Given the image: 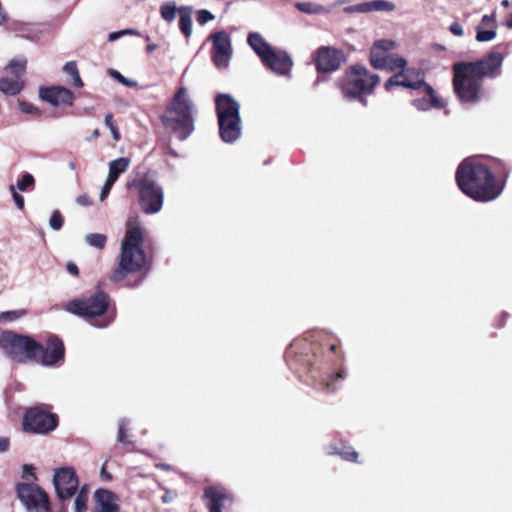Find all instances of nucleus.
I'll return each mask as SVG.
<instances>
[{"instance_id": "19", "label": "nucleus", "mask_w": 512, "mask_h": 512, "mask_svg": "<svg viewBox=\"0 0 512 512\" xmlns=\"http://www.w3.org/2000/svg\"><path fill=\"white\" fill-rule=\"evenodd\" d=\"M371 65L376 69L388 71L402 70L406 66V60L394 54H385V51H370Z\"/></svg>"}, {"instance_id": "59", "label": "nucleus", "mask_w": 512, "mask_h": 512, "mask_svg": "<svg viewBox=\"0 0 512 512\" xmlns=\"http://www.w3.org/2000/svg\"><path fill=\"white\" fill-rule=\"evenodd\" d=\"M101 475H102V477H104V478H106V479H108V480H109V479H111V476H110V474H108V473L106 472L105 467H102Z\"/></svg>"}, {"instance_id": "27", "label": "nucleus", "mask_w": 512, "mask_h": 512, "mask_svg": "<svg viewBox=\"0 0 512 512\" xmlns=\"http://www.w3.org/2000/svg\"><path fill=\"white\" fill-rule=\"evenodd\" d=\"M193 9L189 6H182L179 8L180 20L179 27L180 30L185 34L186 37H189L192 33V15Z\"/></svg>"}, {"instance_id": "14", "label": "nucleus", "mask_w": 512, "mask_h": 512, "mask_svg": "<svg viewBox=\"0 0 512 512\" xmlns=\"http://www.w3.org/2000/svg\"><path fill=\"white\" fill-rule=\"evenodd\" d=\"M213 41L212 59L218 69H225L232 57V46L229 35L219 31L210 36Z\"/></svg>"}, {"instance_id": "21", "label": "nucleus", "mask_w": 512, "mask_h": 512, "mask_svg": "<svg viewBox=\"0 0 512 512\" xmlns=\"http://www.w3.org/2000/svg\"><path fill=\"white\" fill-rule=\"evenodd\" d=\"M39 96L52 106L71 105L74 100V94L69 89L61 86L41 88Z\"/></svg>"}, {"instance_id": "32", "label": "nucleus", "mask_w": 512, "mask_h": 512, "mask_svg": "<svg viewBox=\"0 0 512 512\" xmlns=\"http://www.w3.org/2000/svg\"><path fill=\"white\" fill-rule=\"evenodd\" d=\"M131 421L128 418H121L118 421V441L122 444H130L131 441L129 440L128 436V430L130 426Z\"/></svg>"}, {"instance_id": "45", "label": "nucleus", "mask_w": 512, "mask_h": 512, "mask_svg": "<svg viewBox=\"0 0 512 512\" xmlns=\"http://www.w3.org/2000/svg\"><path fill=\"white\" fill-rule=\"evenodd\" d=\"M346 377V372L344 370L336 373V374H331L326 380H325V385L328 389H330L333 384L337 381V380H342Z\"/></svg>"}, {"instance_id": "4", "label": "nucleus", "mask_w": 512, "mask_h": 512, "mask_svg": "<svg viewBox=\"0 0 512 512\" xmlns=\"http://www.w3.org/2000/svg\"><path fill=\"white\" fill-rule=\"evenodd\" d=\"M109 305V296L104 292L85 299H75L66 304V310L72 314L84 317L99 328L107 327L113 316L106 314Z\"/></svg>"}, {"instance_id": "12", "label": "nucleus", "mask_w": 512, "mask_h": 512, "mask_svg": "<svg viewBox=\"0 0 512 512\" xmlns=\"http://www.w3.org/2000/svg\"><path fill=\"white\" fill-rule=\"evenodd\" d=\"M53 484L58 498L70 499L79 488V479L73 467L64 466L54 470Z\"/></svg>"}, {"instance_id": "26", "label": "nucleus", "mask_w": 512, "mask_h": 512, "mask_svg": "<svg viewBox=\"0 0 512 512\" xmlns=\"http://www.w3.org/2000/svg\"><path fill=\"white\" fill-rule=\"evenodd\" d=\"M131 164V160L128 157H120L118 159L109 162V173L106 180L111 183H115L119 176L125 173Z\"/></svg>"}, {"instance_id": "17", "label": "nucleus", "mask_w": 512, "mask_h": 512, "mask_svg": "<svg viewBox=\"0 0 512 512\" xmlns=\"http://www.w3.org/2000/svg\"><path fill=\"white\" fill-rule=\"evenodd\" d=\"M195 111L196 107L188 89L180 87L166 105L164 112H168L171 115L183 114L194 117Z\"/></svg>"}, {"instance_id": "37", "label": "nucleus", "mask_w": 512, "mask_h": 512, "mask_svg": "<svg viewBox=\"0 0 512 512\" xmlns=\"http://www.w3.org/2000/svg\"><path fill=\"white\" fill-rule=\"evenodd\" d=\"M395 47V43L391 40H379L374 43L371 51H385V54H390L389 51Z\"/></svg>"}, {"instance_id": "5", "label": "nucleus", "mask_w": 512, "mask_h": 512, "mask_svg": "<svg viewBox=\"0 0 512 512\" xmlns=\"http://www.w3.org/2000/svg\"><path fill=\"white\" fill-rule=\"evenodd\" d=\"M0 348L12 360L25 363L33 360L42 346L29 336L4 331L0 335Z\"/></svg>"}, {"instance_id": "39", "label": "nucleus", "mask_w": 512, "mask_h": 512, "mask_svg": "<svg viewBox=\"0 0 512 512\" xmlns=\"http://www.w3.org/2000/svg\"><path fill=\"white\" fill-rule=\"evenodd\" d=\"M63 223H64V219H63L62 214L58 210H55L50 217L49 226L53 230L58 231L62 228Z\"/></svg>"}, {"instance_id": "16", "label": "nucleus", "mask_w": 512, "mask_h": 512, "mask_svg": "<svg viewBox=\"0 0 512 512\" xmlns=\"http://www.w3.org/2000/svg\"><path fill=\"white\" fill-rule=\"evenodd\" d=\"M208 512H222L233 504L232 495L222 486H211L205 489L203 495Z\"/></svg>"}, {"instance_id": "20", "label": "nucleus", "mask_w": 512, "mask_h": 512, "mask_svg": "<svg viewBox=\"0 0 512 512\" xmlns=\"http://www.w3.org/2000/svg\"><path fill=\"white\" fill-rule=\"evenodd\" d=\"M215 105L218 121L240 118V105L230 94H218Z\"/></svg>"}, {"instance_id": "1", "label": "nucleus", "mask_w": 512, "mask_h": 512, "mask_svg": "<svg viewBox=\"0 0 512 512\" xmlns=\"http://www.w3.org/2000/svg\"><path fill=\"white\" fill-rule=\"evenodd\" d=\"M503 55L491 52L476 62H460L453 66L454 91L462 103L475 104L483 97L484 77L495 78L500 74Z\"/></svg>"}, {"instance_id": "8", "label": "nucleus", "mask_w": 512, "mask_h": 512, "mask_svg": "<svg viewBox=\"0 0 512 512\" xmlns=\"http://www.w3.org/2000/svg\"><path fill=\"white\" fill-rule=\"evenodd\" d=\"M136 186L139 190L140 205L146 214L158 213L163 206V188L152 178L145 176L138 182H132L129 187Z\"/></svg>"}, {"instance_id": "55", "label": "nucleus", "mask_w": 512, "mask_h": 512, "mask_svg": "<svg viewBox=\"0 0 512 512\" xmlns=\"http://www.w3.org/2000/svg\"><path fill=\"white\" fill-rule=\"evenodd\" d=\"M122 37V34H121V31H117V32H112L108 35V40L110 42H113V41H116L118 40L119 38Z\"/></svg>"}, {"instance_id": "44", "label": "nucleus", "mask_w": 512, "mask_h": 512, "mask_svg": "<svg viewBox=\"0 0 512 512\" xmlns=\"http://www.w3.org/2000/svg\"><path fill=\"white\" fill-rule=\"evenodd\" d=\"M334 453L339 454L343 459L348 461H355L357 459V452L351 448H345L341 451H335Z\"/></svg>"}, {"instance_id": "11", "label": "nucleus", "mask_w": 512, "mask_h": 512, "mask_svg": "<svg viewBox=\"0 0 512 512\" xmlns=\"http://www.w3.org/2000/svg\"><path fill=\"white\" fill-rule=\"evenodd\" d=\"M56 426V415L43 411L38 407L29 408L24 415L23 427L26 431L45 434L54 430Z\"/></svg>"}, {"instance_id": "54", "label": "nucleus", "mask_w": 512, "mask_h": 512, "mask_svg": "<svg viewBox=\"0 0 512 512\" xmlns=\"http://www.w3.org/2000/svg\"><path fill=\"white\" fill-rule=\"evenodd\" d=\"M67 271L75 276L78 275L79 273L77 265L71 262L67 264Z\"/></svg>"}, {"instance_id": "29", "label": "nucleus", "mask_w": 512, "mask_h": 512, "mask_svg": "<svg viewBox=\"0 0 512 512\" xmlns=\"http://www.w3.org/2000/svg\"><path fill=\"white\" fill-rule=\"evenodd\" d=\"M179 12V8L176 6L175 2H165L160 7V15L163 20L166 22H172L176 18V14Z\"/></svg>"}, {"instance_id": "49", "label": "nucleus", "mask_w": 512, "mask_h": 512, "mask_svg": "<svg viewBox=\"0 0 512 512\" xmlns=\"http://www.w3.org/2000/svg\"><path fill=\"white\" fill-rule=\"evenodd\" d=\"M450 32L455 36H462L464 33L463 27L458 22H453L449 28Z\"/></svg>"}, {"instance_id": "40", "label": "nucleus", "mask_w": 512, "mask_h": 512, "mask_svg": "<svg viewBox=\"0 0 512 512\" xmlns=\"http://www.w3.org/2000/svg\"><path fill=\"white\" fill-rule=\"evenodd\" d=\"M496 31L495 30H483L477 28L476 40L478 42H489L495 39Z\"/></svg>"}, {"instance_id": "53", "label": "nucleus", "mask_w": 512, "mask_h": 512, "mask_svg": "<svg viewBox=\"0 0 512 512\" xmlns=\"http://www.w3.org/2000/svg\"><path fill=\"white\" fill-rule=\"evenodd\" d=\"M9 448V440L7 438H0V453L6 452Z\"/></svg>"}, {"instance_id": "6", "label": "nucleus", "mask_w": 512, "mask_h": 512, "mask_svg": "<svg viewBox=\"0 0 512 512\" xmlns=\"http://www.w3.org/2000/svg\"><path fill=\"white\" fill-rule=\"evenodd\" d=\"M379 82V77L363 67H353L338 81L343 96L354 100L363 94H368Z\"/></svg>"}, {"instance_id": "24", "label": "nucleus", "mask_w": 512, "mask_h": 512, "mask_svg": "<svg viewBox=\"0 0 512 512\" xmlns=\"http://www.w3.org/2000/svg\"><path fill=\"white\" fill-rule=\"evenodd\" d=\"M219 136L225 143H234L242 134L241 118L218 121Z\"/></svg>"}, {"instance_id": "60", "label": "nucleus", "mask_w": 512, "mask_h": 512, "mask_svg": "<svg viewBox=\"0 0 512 512\" xmlns=\"http://www.w3.org/2000/svg\"><path fill=\"white\" fill-rule=\"evenodd\" d=\"M506 26L510 29H512V14L509 16L508 20L506 21Z\"/></svg>"}, {"instance_id": "36", "label": "nucleus", "mask_w": 512, "mask_h": 512, "mask_svg": "<svg viewBox=\"0 0 512 512\" xmlns=\"http://www.w3.org/2000/svg\"><path fill=\"white\" fill-rule=\"evenodd\" d=\"M371 12L372 11H386L390 12L395 9V5L387 0H374L370 1Z\"/></svg>"}, {"instance_id": "10", "label": "nucleus", "mask_w": 512, "mask_h": 512, "mask_svg": "<svg viewBox=\"0 0 512 512\" xmlns=\"http://www.w3.org/2000/svg\"><path fill=\"white\" fill-rule=\"evenodd\" d=\"M17 493L29 512H48V496L39 486L21 483L17 486Z\"/></svg>"}, {"instance_id": "22", "label": "nucleus", "mask_w": 512, "mask_h": 512, "mask_svg": "<svg viewBox=\"0 0 512 512\" xmlns=\"http://www.w3.org/2000/svg\"><path fill=\"white\" fill-rule=\"evenodd\" d=\"M419 91L420 97L412 100V105L419 111H428L431 108H442L443 102L435 95L433 88L427 83Z\"/></svg>"}, {"instance_id": "56", "label": "nucleus", "mask_w": 512, "mask_h": 512, "mask_svg": "<svg viewBox=\"0 0 512 512\" xmlns=\"http://www.w3.org/2000/svg\"><path fill=\"white\" fill-rule=\"evenodd\" d=\"M121 34L122 36H125V35H139V32L135 29H124V30H121Z\"/></svg>"}, {"instance_id": "62", "label": "nucleus", "mask_w": 512, "mask_h": 512, "mask_svg": "<svg viewBox=\"0 0 512 512\" xmlns=\"http://www.w3.org/2000/svg\"><path fill=\"white\" fill-rule=\"evenodd\" d=\"M501 5H502L503 7H505V8H508V7L510 6V2H509V0H503V1L501 2Z\"/></svg>"}, {"instance_id": "41", "label": "nucleus", "mask_w": 512, "mask_h": 512, "mask_svg": "<svg viewBox=\"0 0 512 512\" xmlns=\"http://www.w3.org/2000/svg\"><path fill=\"white\" fill-rule=\"evenodd\" d=\"M105 125L109 128L111 131L112 137L115 141H118L120 139V133L117 129V127L114 124L113 116L112 114H107L105 117Z\"/></svg>"}, {"instance_id": "30", "label": "nucleus", "mask_w": 512, "mask_h": 512, "mask_svg": "<svg viewBox=\"0 0 512 512\" xmlns=\"http://www.w3.org/2000/svg\"><path fill=\"white\" fill-rule=\"evenodd\" d=\"M296 8L306 14H322L328 11L324 6L313 2H298Z\"/></svg>"}, {"instance_id": "7", "label": "nucleus", "mask_w": 512, "mask_h": 512, "mask_svg": "<svg viewBox=\"0 0 512 512\" xmlns=\"http://www.w3.org/2000/svg\"><path fill=\"white\" fill-rule=\"evenodd\" d=\"M257 51L258 57L269 70L279 76L291 78L293 60L286 51L271 46L259 35Z\"/></svg>"}, {"instance_id": "51", "label": "nucleus", "mask_w": 512, "mask_h": 512, "mask_svg": "<svg viewBox=\"0 0 512 512\" xmlns=\"http://www.w3.org/2000/svg\"><path fill=\"white\" fill-rule=\"evenodd\" d=\"M354 10L356 13H367L371 12L370 2L360 3L354 5Z\"/></svg>"}, {"instance_id": "2", "label": "nucleus", "mask_w": 512, "mask_h": 512, "mask_svg": "<svg viewBox=\"0 0 512 512\" xmlns=\"http://www.w3.org/2000/svg\"><path fill=\"white\" fill-rule=\"evenodd\" d=\"M456 181L463 193L477 201L494 200L502 192V185L495 181L491 171L472 159H466L459 165Z\"/></svg>"}, {"instance_id": "31", "label": "nucleus", "mask_w": 512, "mask_h": 512, "mask_svg": "<svg viewBox=\"0 0 512 512\" xmlns=\"http://www.w3.org/2000/svg\"><path fill=\"white\" fill-rule=\"evenodd\" d=\"M85 242L90 247L103 249L107 242V237L101 233H90L85 236Z\"/></svg>"}, {"instance_id": "47", "label": "nucleus", "mask_w": 512, "mask_h": 512, "mask_svg": "<svg viewBox=\"0 0 512 512\" xmlns=\"http://www.w3.org/2000/svg\"><path fill=\"white\" fill-rule=\"evenodd\" d=\"M22 477L28 481L35 479L33 467L31 465H24Z\"/></svg>"}, {"instance_id": "52", "label": "nucleus", "mask_w": 512, "mask_h": 512, "mask_svg": "<svg viewBox=\"0 0 512 512\" xmlns=\"http://www.w3.org/2000/svg\"><path fill=\"white\" fill-rule=\"evenodd\" d=\"M247 42L250 45V47L256 52V33L251 32L248 35Z\"/></svg>"}, {"instance_id": "25", "label": "nucleus", "mask_w": 512, "mask_h": 512, "mask_svg": "<svg viewBox=\"0 0 512 512\" xmlns=\"http://www.w3.org/2000/svg\"><path fill=\"white\" fill-rule=\"evenodd\" d=\"M94 498L98 512H119L118 498L111 491L98 489Z\"/></svg>"}, {"instance_id": "33", "label": "nucleus", "mask_w": 512, "mask_h": 512, "mask_svg": "<svg viewBox=\"0 0 512 512\" xmlns=\"http://www.w3.org/2000/svg\"><path fill=\"white\" fill-rule=\"evenodd\" d=\"M63 71L72 77V81H73V84L76 86V87H82L83 86V82L80 78V75H79V72H78V68H77V65L75 62H67L64 67H63Z\"/></svg>"}, {"instance_id": "42", "label": "nucleus", "mask_w": 512, "mask_h": 512, "mask_svg": "<svg viewBox=\"0 0 512 512\" xmlns=\"http://www.w3.org/2000/svg\"><path fill=\"white\" fill-rule=\"evenodd\" d=\"M19 109L21 112L30 115H38L40 113V110L37 107L26 101H19Z\"/></svg>"}, {"instance_id": "63", "label": "nucleus", "mask_w": 512, "mask_h": 512, "mask_svg": "<svg viewBox=\"0 0 512 512\" xmlns=\"http://www.w3.org/2000/svg\"><path fill=\"white\" fill-rule=\"evenodd\" d=\"M345 11H346V12H348V13H354V12H356V11L354 10V5H353V6H350V7H347V8L345 9Z\"/></svg>"}, {"instance_id": "15", "label": "nucleus", "mask_w": 512, "mask_h": 512, "mask_svg": "<svg viewBox=\"0 0 512 512\" xmlns=\"http://www.w3.org/2000/svg\"><path fill=\"white\" fill-rule=\"evenodd\" d=\"M426 83L420 70L406 69L395 73L385 84L386 90L390 91L392 87H404L411 90H420Z\"/></svg>"}, {"instance_id": "28", "label": "nucleus", "mask_w": 512, "mask_h": 512, "mask_svg": "<svg viewBox=\"0 0 512 512\" xmlns=\"http://www.w3.org/2000/svg\"><path fill=\"white\" fill-rule=\"evenodd\" d=\"M89 491L86 486H83L78 491L74 500V512H86Z\"/></svg>"}, {"instance_id": "64", "label": "nucleus", "mask_w": 512, "mask_h": 512, "mask_svg": "<svg viewBox=\"0 0 512 512\" xmlns=\"http://www.w3.org/2000/svg\"><path fill=\"white\" fill-rule=\"evenodd\" d=\"M158 467H160L162 469H166V470L170 469V466L167 464H159Z\"/></svg>"}, {"instance_id": "57", "label": "nucleus", "mask_w": 512, "mask_h": 512, "mask_svg": "<svg viewBox=\"0 0 512 512\" xmlns=\"http://www.w3.org/2000/svg\"><path fill=\"white\" fill-rule=\"evenodd\" d=\"M493 21H494V18H493L492 16L484 15V16L482 17V23H483L484 25H489V24H490L491 22H493Z\"/></svg>"}, {"instance_id": "61", "label": "nucleus", "mask_w": 512, "mask_h": 512, "mask_svg": "<svg viewBox=\"0 0 512 512\" xmlns=\"http://www.w3.org/2000/svg\"><path fill=\"white\" fill-rule=\"evenodd\" d=\"M156 47H157L156 44H149L147 46V51L148 52H153L156 49Z\"/></svg>"}, {"instance_id": "58", "label": "nucleus", "mask_w": 512, "mask_h": 512, "mask_svg": "<svg viewBox=\"0 0 512 512\" xmlns=\"http://www.w3.org/2000/svg\"><path fill=\"white\" fill-rule=\"evenodd\" d=\"M174 495H171L169 492H167L163 497L162 500L164 503H168L173 499Z\"/></svg>"}, {"instance_id": "38", "label": "nucleus", "mask_w": 512, "mask_h": 512, "mask_svg": "<svg viewBox=\"0 0 512 512\" xmlns=\"http://www.w3.org/2000/svg\"><path fill=\"white\" fill-rule=\"evenodd\" d=\"M109 74L112 78L120 82L121 84L127 87H135L137 86V82L131 79L124 77L119 71L111 69L109 70Z\"/></svg>"}, {"instance_id": "3", "label": "nucleus", "mask_w": 512, "mask_h": 512, "mask_svg": "<svg viewBox=\"0 0 512 512\" xmlns=\"http://www.w3.org/2000/svg\"><path fill=\"white\" fill-rule=\"evenodd\" d=\"M143 229L132 220L121 242L118 266L110 276L113 282L123 281L129 274L141 272L146 266V254L143 249Z\"/></svg>"}, {"instance_id": "43", "label": "nucleus", "mask_w": 512, "mask_h": 512, "mask_svg": "<svg viewBox=\"0 0 512 512\" xmlns=\"http://www.w3.org/2000/svg\"><path fill=\"white\" fill-rule=\"evenodd\" d=\"M9 190L12 194L15 205L18 209L22 210L24 208V198L17 191L15 185L11 184L9 186Z\"/></svg>"}, {"instance_id": "9", "label": "nucleus", "mask_w": 512, "mask_h": 512, "mask_svg": "<svg viewBox=\"0 0 512 512\" xmlns=\"http://www.w3.org/2000/svg\"><path fill=\"white\" fill-rule=\"evenodd\" d=\"M26 70V60L24 58L10 61L0 77V91L8 96L19 94L24 88L22 76Z\"/></svg>"}, {"instance_id": "46", "label": "nucleus", "mask_w": 512, "mask_h": 512, "mask_svg": "<svg viewBox=\"0 0 512 512\" xmlns=\"http://www.w3.org/2000/svg\"><path fill=\"white\" fill-rule=\"evenodd\" d=\"M212 19H214V15L208 10H200L197 13V22L200 25H204Z\"/></svg>"}, {"instance_id": "35", "label": "nucleus", "mask_w": 512, "mask_h": 512, "mask_svg": "<svg viewBox=\"0 0 512 512\" xmlns=\"http://www.w3.org/2000/svg\"><path fill=\"white\" fill-rule=\"evenodd\" d=\"M25 314H26V311L23 309L1 312L0 313V323L15 321V320L23 317Z\"/></svg>"}, {"instance_id": "48", "label": "nucleus", "mask_w": 512, "mask_h": 512, "mask_svg": "<svg viewBox=\"0 0 512 512\" xmlns=\"http://www.w3.org/2000/svg\"><path fill=\"white\" fill-rule=\"evenodd\" d=\"M76 203L85 207L92 205V200L87 194H81L76 198Z\"/></svg>"}, {"instance_id": "13", "label": "nucleus", "mask_w": 512, "mask_h": 512, "mask_svg": "<svg viewBox=\"0 0 512 512\" xmlns=\"http://www.w3.org/2000/svg\"><path fill=\"white\" fill-rule=\"evenodd\" d=\"M161 120L165 129L181 141L187 139L194 131V117L164 112Z\"/></svg>"}, {"instance_id": "18", "label": "nucleus", "mask_w": 512, "mask_h": 512, "mask_svg": "<svg viewBox=\"0 0 512 512\" xmlns=\"http://www.w3.org/2000/svg\"><path fill=\"white\" fill-rule=\"evenodd\" d=\"M344 54L332 47H322L318 50L316 65L319 71L332 72L344 62Z\"/></svg>"}, {"instance_id": "50", "label": "nucleus", "mask_w": 512, "mask_h": 512, "mask_svg": "<svg viewBox=\"0 0 512 512\" xmlns=\"http://www.w3.org/2000/svg\"><path fill=\"white\" fill-rule=\"evenodd\" d=\"M113 183H111L110 181L106 180L103 188H102V191H101V194H100V200L101 201H104L106 199V197L109 195L112 187H113Z\"/></svg>"}, {"instance_id": "23", "label": "nucleus", "mask_w": 512, "mask_h": 512, "mask_svg": "<svg viewBox=\"0 0 512 512\" xmlns=\"http://www.w3.org/2000/svg\"><path fill=\"white\" fill-rule=\"evenodd\" d=\"M63 359V342L57 337H50L47 342V348L42 352V364L52 366L63 361Z\"/></svg>"}, {"instance_id": "34", "label": "nucleus", "mask_w": 512, "mask_h": 512, "mask_svg": "<svg viewBox=\"0 0 512 512\" xmlns=\"http://www.w3.org/2000/svg\"><path fill=\"white\" fill-rule=\"evenodd\" d=\"M35 185V179L32 174L25 173L20 180L17 181L15 185L16 191L19 190L21 192H26L32 189Z\"/></svg>"}]
</instances>
